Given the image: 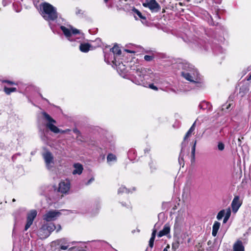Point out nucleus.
Returning <instances> with one entry per match:
<instances>
[{
	"label": "nucleus",
	"instance_id": "nucleus-11",
	"mask_svg": "<svg viewBox=\"0 0 251 251\" xmlns=\"http://www.w3.org/2000/svg\"><path fill=\"white\" fill-rule=\"evenodd\" d=\"M61 215V213L55 210L48 211L43 217V220L47 222L55 220Z\"/></svg>",
	"mask_w": 251,
	"mask_h": 251
},
{
	"label": "nucleus",
	"instance_id": "nucleus-34",
	"mask_svg": "<svg viewBox=\"0 0 251 251\" xmlns=\"http://www.w3.org/2000/svg\"><path fill=\"white\" fill-rule=\"evenodd\" d=\"M218 149L220 151H223L225 149V145L222 142H219L218 144Z\"/></svg>",
	"mask_w": 251,
	"mask_h": 251
},
{
	"label": "nucleus",
	"instance_id": "nucleus-44",
	"mask_svg": "<svg viewBox=\"0 0 251 251\" xmlns=\"http://www.w3.org/2000/svg\"><path fill=\"white\" fill-rule=\"evenodd\" d=\"M156 229H154L153 230L152 232L151 238H153V239H155V235H156Z\"/></svg>",
	"mask_w": 251,
	"mask_h": 251
},
{
	"label": "nucleus",
	"instance_id": "nucleus-8",
	"mask_svg": "<svg viewBox=\"0 0 251 251\" xmlns=\"http://www.w3.org/2000/svg\"><path fill=\"white\" fill-rule=\"evenodd\" d=\"M111 62L116 66L117 72L122 76L125 77L127 75V70L126 64L117 61L116 59L111 60Z\"/></svg>",
	"mask_w": 251,
	"mask_h": 251
},
{
	"label": "nucleus",
	"instance_id": "nucleus-3",
	"mask_svg": "<svg viewBox=\"0 0 251 251\" xmlns=\"http://www.w3.org/2000/svg\"><path fill=\"white\" fill-rule=\"evenodd\" d=\"M41 15L44 19L49 22V25L54 32V25L52 23L56 21L57 25H60V21H63L62 18H58V13L56 7L50 4L44 2L41 5Z\"/></svg>",
	"mask_w": 251,
	"mask_h": 251
},
{
	"label": "nucleus",
	"instance_id": "nucleus-48",
	"mask_svg": "<svg viewBox=\"0 0 251 251\" xmlns=\"http://www.w3.org/2000/svg\"><path fill=\"white\" fill-rule=\"evenodd\" d=\"M126 51L127 52H129V53H131V52H134V51H131V50H126Z\"/></svg>",
	"mask_w": 251,
	"mask_h": 251
},
{
	"label": "nucleus",
	"instance_id": "nucleus-40",
	"mask_svg": "<svg viewBox=\"0 0 251 251\" xmlns=\"http://www.w3.org/2000/svg\"><path fill=\"white\" fill-rule=\"evenodd\" d=\"M12 0H2V4L4 6H5L6 5L9 4L11 2Z\"/></svg>",
	"mask_w": 251,
	"mask_h": 251
},
{
	"label": "nucleus",
	"instance_id": "nucleus-18",
	"mask_svg": "<svg viewBox=\"0 0 251 251\" xmlns=\"http://www.w3.org/2000/svg\"><path fill=\"white\" fill-rule=\"evenodd\" d=\"M170 231V225L168 224H166L164 226V227L162 230L159 231L158 236L160 237L166 235Z\"/></svg>",
	"mask_w": 251,
	"mask_h": 251
},
{
	"label": "nucleus",
	"instance_id": "nucleus-42",
	"mask_svg": "<svg viewBox=\"0 0 251 251\" xmlns=\"http://www.w3.org/2000/svg\"><path fill=\"white\" fill-rule=\"evenodd\" d=\"M60 249L62 250H66L68 248V246L63 245V244L59 245Z\"/></svg>",
	"mask_w": 251,
	"mask_h": 251
},
{
	"label": "nucleus",
	"instance_id": "nucleus-4",
	"mask_svg": "<svg viewBox=\"0 0 251 251\" xmlns=\"http://www.w3.org/2000/svg\"><path fill=\"white\" fill-rule=\"evenodd\" d=\"M177 67L179 69L182 70L181 75L187 80L191 77L195 78V75L198 73L192 65L186 61L178 62Z\"/></svg>",
	"mask_w": 251,
	"mask_h": 251
},
{
	"label": "nucleus",
	"instance_id": "nucleus-51",
	"mask_svg": "<svg viewBox=\"0 0 251 251\" xmlns=\"http://www.w3.org/2000/svg\"><path fill=\"white\" fill-rule=\"evenodd\" d=\"M250 79H251V74L250 75L248 80H250Z\"/></svg>",
	"mask_w": 251,
	"mask_h": 251
},
{
	"label": "nucleus",
	"instance_id": "nucleus-43",
	"mask_svg": "<svg viewBox=\"0 0 251 251\" xmlns=\"http://www.w3.org/2000/svg\"><path fill=\"white\" fill-rule=\"evenodd\" d=\"M94 181V178L92 177L86 183V185H88L90 184H91L92 182H93Z\"/></svg>",
	"mask_w": 251,
	"mask_h": 251
},
{
	"label": "nucleus",
	"instance_id": "nucleus-39",
	"mask_svg": "<svg viewBox=\"0 0 251 251\" xmlns=\"http://www.w3.org/2000/svg\"><path fill=\"white\" fill-rule=\"evenodd\" d=\"M192 134L193 133L192 132H189V131L188 130L184 137V140H186L187 138L190 137Z\"/></svg>",
	"mask_w": 251,
	"mask_h": 251
},
{
	"label": "nucleus",
	"instance_id": "nucleus-10",
	"mask_svg": "<svg viewBox=\"0 0 251 251\" xmlns=\"http://www.w3.org/2000/svg\"><path fill=\"white\" fill-rule=\"evenodd\" d=\"M121 53V50L119 47L117 46H114L112 48L110 49V52L109 53H106L104 52V59L106 60H109L110 61L114 59H116L115 55H120Z\"/></svg>",
	"mask_w": 251,
	"mask_h": 251
},
{
	"label": "nucleus",
	"instance_id": "nucleus-6",
	"mask_svg": "<svg viewBox=\"0 0 251 251\" xmlns=\"http://www.w3.org/2000/svg\"><path fill=\"white\" fill-rule=\"evenodd\" d=\"M55 228L56 226L52 223L44 224L38 231V235L41 238H46Z\"/></svg>",
	"mask_w": 251,
	"mask_h": 251
},
{
	"label": "nucleus",
	"instance_id": "nucleus-2",
	"mask_svg": "<svg viewBox=\"0 0 251 251\" xmlns=\"http://www.w3.org/2000/svg\"><path fill=\"white\" fill-rule=\"evenodd\" d=\"M155 76L151 70L137 66L131 68L128 78L137 85L147 86L148 80L155 81Z\"/></svg>",
	"mask_w": 251,
	"mask_h": 251
},
{
	"label": "nucleus",
	"instance_id": "nucleus-21",
	"mask_svg": "<svg viewBox=\"0 0 251 251\" xmlns=\"http://www.w3.org/2000/svg\"><path fill=\"white\" fill-rule=\"evenodd\" d=\"M221 224L217 221H215L212 226V234L214 237H215L218 233V231L220 227Z\"/></svg>",
	"mask_w": 251,
	"mask_h": 251
},
{
	"label": "nucleus",
	"instance_id": "nucleus-23",
	"mask_svg": "<svg viewBox=\"0 0 251 251\" xmlns=\"http://www.w3.org/2000/svg\"><path fill=\"white\" fill-rule=\"evenodd\" d=\"M155 81H154L155 82H157V80H158V75H156V74H155ZM151 80H148L147 81V83H148V85H147V86H143L144 87H149L152 90H154L155 91H157L158 90V88L156 86H155L153 83H151L150 82H151Z\"/></svg>",
	"mask_w": 251,
	"mask_h": 251
},
{
	"label": "nucleus",
	"instance_id": "nucleus-27",
	"mask_svg": "<svg viewBox=\"0 0 251 251\" xmlns=\"http://www.w3.org/2000/svg\"><path fill=\"white\" fill-rule=\"evenodd\" d=\"M231 215V210L230 208H228L226 209V215L224 216L223 223L224 224L226 223L229 218H230Z\"/></svg>",
	"mask_w": 251,
	"mask_h": 251
},
{
	"label": "nucleus",
	"instance_id": "nucleus-20",
	"mask_svg": "<svg viewBox=\"0 0 251 251\" xmlns=\"http://www.w3.org/2000/svg\"><path fill=\"white\" fill-rule=\"evenodd\" d=\"M199 107L200 109H207L209 111H211L212 108L211 104L209 102L205 101L200 103Z\"/></svg>",
	"mask_w": 251,
	"mask_h": 251
},
{
	"label": "nucleus",
	"instance_id": "nucleus-31",
	"mask_svg": "<svg viewBox=\"0 0 251 251\" xmlns=\"http://www.w3.org/2000/svg\"><path fill=\"white\" fill-rule=\"evenodd\" d=\"M133 11L135 14H136L140 19H145L146 18L145 16H143L142 13L137 9H134Z\"/></svg>",
	"mask_w": 251,
	"mask_h": 251
},
{
	"label": "nucleus",
	"instance_id": "nucleus-41",
	"mask_svg": "<svg viewBox=\"0 0 251 251\" xmlns=\"http://www.w3.org/2000/svg\"><path fill=\"white\" fill-rule=\"evenodd\" d=\"M3 82L6 83H7L8 84H10V85H16L17 84L16 83H15L13 81H10V80H3Z\"/></svg>",
	"mask_w": 251,
	"mask_h": 251
},
{
	"label": "nucleus",
	"instance_id": "nucleus-47",
	"mask_svg": "<svg viewBox=\"0 0 251 251\" xmlns=\"http://www.w3.org/2000/svg\"><path fill=\"white\" fill-rule=\"evenodd\" d=\"M55 229H56V231L58 232L61 229V226L60 225H58L57 226V227H56Z\"/></svg>",
	"mask_w": 251,
	"mask_h": 251
},
{
	"label": "nucleus",
	"instance_id": "nucleus-13",
	"mask_svg": "<svg viewBox=\"0 0 251 251\" xmlns=\"http://www.w3.org/2000/svg\"><path fill=\"white\" fill-rule=\"evenodd\" d=\"M70 189V182L69 180L66 179L61 181L59 183L58 191L62 194H67Z\"/></svg>",
	"mask_w": 251,
	"mask_h": 251
},
{
	"label": "nucleus",
	"instance_id": "nucleus-38",
	"mask_svg": "<svg viewBox=\"0 0 251 251\" xmlns=\"http://www.w3.org/2000/svg\"><path fill=\"white\" fill-rule=\"evenodd\" d=\"M149 165L152 170H155L156 169L155 164H153V162L152 161H151L149 163Z\"/></svg>",
	"mask_w": 251,
	"mask_h": 251
},
{
	"label": "nucleus",
	"instance_id": "nucleus-5",
	"mask_svg": "<svg viewBox=\"0 0 251 251\" xmlns=\"http://www.w3.org/2000/svg\"><path fill=\"white\" fill-rule=\"evenodd\" d=\"M42 115L43 116L44 119L47 122L46 126L52 132L54 133H58L59 132L61 133H65L68 131H70L69 129L64 130H60L54 125V124L56 123V121L52 118L51 116L46 112H42Z\"/></svg>",
	"mask_w": 251,
	"mask_h": 251
},
{
	"label": "nucleus",
	"instance_id": "nucleus-14",
	"mask_svg": "<svg viewBox=\"0 0 251 251\" xmlns=\"http://www.w3.org/2000/svg\"><path fill=\"white\" fill-rule=\"evenodd\" d=\"M199 73L195 75V78H190L188 80L192 83V87L193 88H200L203 87V83L201 81V79L199 76Z\"/></svg>",
	"mask_w": 251,
	"mask_h": 251
},
{
	"label": "nucleus",
	"instance_id": "nucleus-49",
	"mask_svg": "<svg viewBox=\"0 0 251 251\" xmlns=\"http://www.w3.org/2000/svg\"><path fill=\"white\" fill-rule=\"evenodd\" d=\"M41 97H42V98L43 100H46L47 101H48V100H47V99H45V98H44L42 97V95H41Z\"/></svg>",
	"mask_w": 251,
	"mask_h": 251
},
{
	"label": "nucleus",
	"instance_id": "nucleus-9",
	"mask_svg": "<svg viewBox=\"0 0 251 251\" xmlns=\"http://www.w3.org/2000/svg\"><path fill=\"white\" fill-rule=\"evenodd\" d=\"M143 5L149 8L151 12H157L159 11L161 7L155 0H146L143 3Z\"/></svg>",
	"mask_w": 251,
	"mask_h": 251
},
{
	"label": "nucleus",
	"instance_id": "nucleus-35",
	"mask_svg": "<svg viewBox=\"0 0 251 251\" xmlns=\"http://www.w3.org/2000/svg\"><path fill=\"white\" fill-rule=\"evenodd\" d=\"M196 141H195L193 146L192 148V151H191V153L192 155L194 157L195 153V149H196Z\"/></svg>",
	"mask_w": 251,
	"mask_h": 251
},
{
	"label": "nucleus",
	"instance_id": "nucleus-17",
	"mask_svg": "<svg viewBox=\"0 0 251 251\" xmlns=\"http://www.w3.org/2000/svg\"><path fill=\"white\" fill-rule=\"evenodd\" d=\"M74 170L73 171V175H80L83 170V166L79 163H75L74 165Z\"/></svg>",
	"mask_w": 251,
	"mask_h": 251
},
{
	"label": "nucleus",
	"instance_id": "nucleus-45",
	"mask_svg": "<svg viewBox=\"0 0 251 251\" xmlns=\"http://www.w3.org/2000/svg\"><path fill=\"white\" fill-rule=\"evenodd\" d=\"M151 150V148H146L145 150H144V151H145V153H149L150 152Z\"/></svg>",
	"mask_w": 251,
	"mask_h": 251
},
{
	"label": "nucleus",
	"instance_id": "nucleus-15",
	"mask_svg": "<svg viewBox=\"0 0 251 251\" xmlns=\"http://www.w3.org/2000/svg\"><path fill=\"white\" fill-rule=\"evenodd\" d=\"M241 204L242 202L240 201L239 197L235 196L231 202V207L233 212L236 213L241 205Z\"/></svg>",
	"mask_w": 251,
	"mask_h": 251
},
{
	"label": "nucleus",
	"instance_id": "nucleus-29",
	"mask_svg": "<svg viewBox=\"0 0 251 251\" xmlns=\"http://www.w3.org/2000/svg\"><path fill=\"white\" fill-rule=\"evenodd\" d=\"M226 209L225 210L223 209L221 210L219 212V213L217 214V219L218 220H221L223 218V217H224L226 215Z\"/></svg>",
	"mask_w": 251,
	"mask_h": 251
},
{
	"label": "nucleus",
	"instance_id": "nucleus-33",
	"mask_svg": "<svg viewBox=\"0 0 251 251\" xmlns=\"http://www.w3.org/2000/svg\"><path fill=\"white\" fill-rule=\"evenodd\" d=\"M144 58L145 60H146L147 61H151L154 58V56L153 55H146L144 56Z\"/></svg>",
	"mask_w": 251,
	"mask_h": 251
},
{
	"label": "nucleus",
	"instance_id": "nucleus-16",
	"mask_svg": "<svg viewBox=\"0 0 251 251\" xmlns=\"http://www.w3.org/2000/svg\"><path fill=\"white\" fill-rule=\"evenodd\" d=\"M233 251H244V247L241 240H237L233 245Z\"/></svg>",
	"mask_w": 251,
	"mask_h": 251
},
{
	"label": "nucleus",
	"instance_id": "nucleus-50",
	"mask_svg": "<svg viewBox=\"0 0 251 251\" xmlns=\"http://www.w3.org/2000/svg\"><path fill=\"white\" fill-rule=\"evenodd\" d=\"M230 104H229L227 106V107H226V109H228V108L230 107Z\"/></svg>",
	"mask_w": 251,
	"mask_h": 251
},
{
	"label": "nucleus",
	"instance_id": "nucleus-52",
	"mask_svg": "<svg viewBox=\"0 0 251 251\" xmlns=\"http://www.w3.org/2000/svg\"><path fill=\"white\" fill-rule=\"evenodd\" d=\"M163 251H168L167 249V248H165Z\"/></svg>",
	"mask_w": 251,
	"mask_h": 251
},
{
	"label": "nucleus",
	"instance_id": "nucleus-28",
	"mask_svg": "<svg viewBox=\"0 0 251 251\" xmlns=\"http://www.w3.org/2000/svg\"><path fill=\"white\" fill-rule=\"evenodd\" d=\"M17 91V89L14 87L12 88H8L7 87H4V92L7 95H10L11 93L16 92Z\"/></svg>",
	"mask_w": 251,
	"mask_h": 251
},
{
	"label": "nucleus",
	"instance_id": "nucleus-54",
	"mask_svg": "<svg viewBox=\"0 0 251 251\" xmlns=\"http://www.w3.org/2000/svg\"><path fill=\"white\" fill-rule=\"evenodd\" d=\"M15 200L14 199H13V201H15Z\"/></svg>",
	"mask_w": 251,
	"mask_h": 251
},
{
	"label": "nucleus",
	"instance_id": "nucleus-46",
	"mask_svg": "<svg viewBox=\"0 0 251 251\" xmlns=\"http://www.w3.org/2000/svg\"><path fill=\"white\" fill-rule=\"evenodd\" d=\"M73 132L75 133H76L77 134H80V132L79 131L76 129V128H75L73 129Z\"/></svg>",
	"mask_w": 251,
	"mask_h": 251
},
{
	"label": "nucleus",
	"instance_id": "nucleus-1",
	"mask_svg": "<svg viewBox=\"0 0 251 251\" xmlns=\"http://www.w3.org/2000/svg\"><path fill=\"white\" fill-rule=\"evenodd\" d=\"M60 28L65 37L73 43V45L75 46L76 43H80L79 50L81 51L87 52L90 50L91 45L89 44L82 43L85 37L84 34L79 30L71 25H60Z\"/></svg>",
	"mask_w": 251,
	"mask_h": 251
},
{
	"label": "nucleus",
	"instance_id": "nucleus-36",
	"mask_svg": "<svg viewBox=\"0 0 251 251\" xmlns=\"http://www.w3.org/2000/svg\"><path fill=\"white\" fill-rule=\"evenodd\" d=\"M196 121H195L193 124L192 125V126H191V127L190 128V129L188 130L189 131V132H192V133H193V132L194 131L195 129V127H196Z\"/></svg>",
	"mask_w": 251,
	"mask_h": 251
},
{
	"label": "nucleus",
	"instance_id": "nucleus-56",
	"mask_svg": "<svg viewBox=\"0 0 251 251\" xmlns=\"http://www.w3.org/2000/svg\"><path fill=\"white\" fill-rule=\"evenodd\" d=\"M33 251L31 250V251Z\"/></svg>",
	"mask_w": 251,
	"mask_h": 251
},
{
	"label": "nucleus",
	"instance_id": "nucleus-19",
	"mask_svg": "<svg viewBox=\"0 0 251 251\" xmlns=\"http://www.w3.org/2000/svg\"><path fill=\"white\" fill-rule=\"evenodd\" d=\"M181 226V222L178 219H176L174 227V230L175 234H179L180 232Z\"/></svg>",
	"mask_w": 251,
	"mask_h": 251
},
{
	"label": "nucleus",
	"instance_id": "nucleus-12",
	"mask_svg": "<svg viewBox=\"0 0 251 251\" xmlns=\"http://www.w3.org/2000/svg\"><path fill=\"white\" fill-rule=\"evenodd\" d=\"M37 211L33 209L30 210L27 215L26 223L25 226V230L26 231L31 226L33 222L37 216Z\"/></svg>",
	"mask_w": 251,
	"mask_h": 251
},
{
	"label": "nucleus",
	"instance_id": "nucleus-37",
	"mask_svg": "<svg viewBox=\"0 0 251 251\" xmlns=\"http://www.w3.org/2000/svg\"><path fill=\"white\" fill-rule=\"evenodd\" d=\"M155 239L153 238H151L149 241V246L152 248L153 246L154 241Z\"/></svg>",
	"mask_w": 251,
	"mask_h": 251
},
{
	"label": "nucleus",
	"instance_id": "nucleus-24",
	"mask_svg": "<svg viewBox=\"0 0 251 251\" xmlns=\"http://www.w3.org/2000/svg\"><path fill=\"white\" fill-rule=\"evenodd\" d=\"M201 48H203L205 50H208L209 47H211V45L209 43H207L206 41H201L199 43Z\"/></svg>",
	"mask_w": 251,
	"mask_h": 251
},
{
	"label": "nucleus",
	"instance_id": "nucleus-30",
	"mask_svg": "<svg viewBox=\"0 0 251 251\" xmlns=\"http://www.w3.org/2000/svg\"><path fill=\"white\" fill-rule=\"evenodd\" d=\"M130 191L124 186H122L121 187H120L118 191V194H122L124 193H128Z\"/></svg>",
	"mask_w": 251,
	"mask_h": 251
},
{
	"label": "nucleus",
	"instance_id": "nucleus-22",
	"mask_svg": "<svg viewBox=\"0 0 251 251\" xmlns=\"http://www.w3.org/2000/svg\"><path fill=\"white\" fill-rule=\"evenodd\" d=\"M15 2L13 4V8L16 12H19L22 9L21 1L22 0H14Z\"/></svg>",
	"mask_w": 251,
	"mask_h": 251
},
{
	"label": "nucleus",
	"instance_id": "nucleus-55",
	"mask_svg": "<svg viewBox=\"0 0 251 251\" xmlns=\"http://www.w3.org/2000/svg\"><path fill=\"white\" fill-rule=\"evenodd\" d=\"M213 50H214V52H216V50H214V49H213Z\"/></svg>",
	"mask_w": 251,
	"mask_h": 251
},
{
	"label": "nucleus",
	"instance_id": "nucleus-25",
	"mask_svg": "<svg viewBox=\"0 0 251 251\" xmlns=\"http://www.w3.org/2000/svg\"><path fill=\"white\" fill-rule=\"evenodd\" d=\"M117 160V157L115 155L112 153H109L107 156V161L108 163L111 162H115Z\"/></svg>",
	"mask_w": 251,
	"mask_h": 251
},
{
	"label": "nucleus",
	"instance_id": "nucleus-26",
	"mask_svg": "<svg viewBox=\"0 0 251 251\" xmlns=\"http://www.w3.org/2000/svg\"><path fill=\"white\" fill-rule=\"evenodd\" d=\"M180 245L179 239L175 240L172 243V248L174 251H176Z\"/></svg>",
	"mask_w": 251,
	"mask_h": 251
},
{
	"label": "nucleus",
	"instance_id": "nucleus-7",
	"mask_svg": "<svg viewBox=\"0 0 251 251\" xmlns=\"http://www.w3.org/2000/svg\"><path fill=\"white\" fill-rule=\"evenodd\" d=\"M42 156L44 159L46 168L50 170L54 166V160L52 153L50 151H46L42 153Z\"/></svg>",
	"mask_w": 251,
	"mask_h": 251
},
{
	"label": "nucleus",
	"instance_id": "nucleus-53",
	"mask_svg": "<svg viewBox=\"0 0 251 251\" xmlns=\"http://www.w3.org/2000/svg\"><path fill=\"white\" fill-rule=\"evenodd\" d=\"M74 249V247H72L71 248L69 249V250L71 251L73 249Z\"/></svg>",
	"mask_w": 251,
	"mask_h": 251
},
{
	"label": "nucleus",
	"instance_id": "nucleus-32",
	"mask_svg": "<svg viewBox=\"0 0 251 251\" xmlns=\"http://www.w3.org/2000/svg\"><path fill=\"white\" fill-rule=\"evenodd\" d=\"M57 245L66 244L67 243V240L65 238L58 239L55 241Z\"/></svg>",
	"mask_w": 251,
	"mask_h": 251
}]
</instances>
